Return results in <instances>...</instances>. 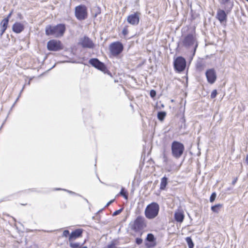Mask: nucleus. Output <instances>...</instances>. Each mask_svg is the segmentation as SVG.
Wrapping results in <instances>:
<instances>
[{"label": "nucleus", "mask_w": 248, "mask_h": 248, "mask_svg": "<svg viewBox=\"0 0 248 248\" xmlns=\"http://www.w3.org/2000/svg\"><path fill=\"white\" fill-rule=\"evenodd\" d=\"M66 30L64 24H59L56 26L47 25L45 28V33L47 36H52L55 38H60L63 36Z\"/></svg>", "instance_id": "nucleus-1"}, {"label": "nucleus", "mask_w": 248, "mask_h": 248, "mask_svg": "<svg viewBox=\"0 0 248 248\" xmlns=\"http://www.w3.org/2000/svg\"><path fill=\"white\" fill-rule=\"evenodd\" d=\"M159 211V206L158 204L156 202H153L146 206L144 212L145 216L148 219H154L158 216Z\"/></svg>", "instance_id": "nucleus-2"}, {"label": "nucleus", "mask_w": 248, "mask_h": 248, "mask_svg": "<svg viewBox=\"0 0 248 248\" xmlns=\"http://www.w3.org/2000/svg\"><path fill=\"white\" fill-rule=\"evenodd\" d=\"M171 154L173 157L179 158L183 155L185 147L183 143L177 141H173L171 145Z\"/></svg>", "instance_id": "nucleus-3"}, {"label": "nucleus", "mask_w": 248, "mask_h": 248, "mask_svg": "<svg viewBox=\"0 0 248 248\" xmlns=\"http://www.w3.org/2000/svg\"><path fill=\"white\" fill-rule=\"evenodd\" d=\"M182 43L183 46L186 47H193L194 50L193 55L195 54V52L198 46L195 35L192 34L187 35L184 38Z\"/></svg>", "instance_id": "nucleus-4"}, {"label": "nucleus", "mask_w": 248, "mask_h": 248, "mask_svg": "<svg viewBox=\"0 0 248 248\" xmlns=\"http://www.w3.org/2000/svg\"><path fill=\"white\" fill-rule=\"evenodd\" d=\"M75 15L79 20H83L88 17V11L87 7L84 5H79L75 8Z\"/></svg>", "instance_id": "nucleus-5"}, {"label": "nucleus", "mask_w": 248, "mask_h": 248, "mask_svg": "<svg viewBox=\"0 0 248 248\" xmlns=\"http://www.w3.org/2000/svg\"><path fill=\"white\" fill-rule=\"evenodd\" d=\"M47 48L50 51H57L63 48L61 41L57 40H51L47 43Z\"/></svg>", "instance_id": "nucleus-6"}, {"label": "nucleus", "mask_w": 248, "mask_h": 248, "mask_svg": "<svg viewBox=\"0 0 248 248\" xmlns=\"http://www.w3.org/2000/svg\"><path fill=\"white\" fill-rule=\"evenodd\" d=\"M144 218L142 217L138 216L131 226V229L135 232L139 231L145 227Z\"/></svg>", "instance_id": "nucleus-7"}, {"label": "nucleus", "mask_w": 248, "mask_h": 248, "mask_svg": "<svg viewBox=\"0 0 248 248\" xmlns=\"http://www.w3.org/2000/svg\"><path fill=\"white\" fill-rule=\"evenodd\" d=\"M123 48L122 44L119 42L112 43L109 47L111 53L113 56H117L120 54L122 52Z\"/></svg>", "instance_id": "nucleus-8"}, {"label": "nucleus", "mask_w": 248, "mask_h": 248, "mask_svg": "<svg viewBox=\"0 0 248 248\" xmlns=\"http://www.w3.org/2000/svg\"><path fill=\"white\" fill-rule=\"evenodd\" d=\"M186 66V60L182 57L177 58L174 62V68L178 72L184 71L185 69Z\"/></svg>", "instance_id": "nucleus-9"}, {"label": "nucleus", "mask_w": 248, "mask_h": 248, "mask_svg": "<svg viewBox=\"0 0 248 248\" xmlns=\"http://www.w3.org/2000/svg\"><path fill=\"white\" fill-rule=\"evenodd\" d=\"M89 63L97 69L106 73L107 68L104 63L101 62L96 58H93L89 60Z\"/></svg>", "instance_id": "nucleus-10"}, {"label": "nucleus", "mask_w": 248, "mask_h": 248, "mask_svg": "<svg viewBox=\"0 0 248 248\" xmlns=\"http://www.w3.org/2000/svg\"><path fill=\"white\" fill-rule=\"evenodd\" d=\"M205 76L207 82L210 84H214L217 78V73L214 68L208 69L205 72Z\"/></svg>", "instance_id": "nucleus-11"}, {"label": "nucleus", "mask_w": 248, "mask_h": 248, "mask_svg": "<svg viewBox=\"0 0 248 248\" xmlns=\"http://www.w3.org/2000/svg\"><path fill=\"white\" fill-rule=\"evenodd\" d=\"M140 14L138 12L134 13L127 17V21L130 25L136 26L139 24L140 21Z\"/></svg>", "instance_id": "nucleus-12"}, {"label": "nucleus", "mask_w": 248, "mask_h": 248, "mask_svg": "<svg viewBox=\"0 0 248 248\" xmlns=\"http://www.w3.org/2000/svg\"><path fill=\"white\" fill-rule=\"evenodd\" d=\"M146 247L147 248L154 247L156 245L155 238L152 233H148L145 239Z\"/></svg>", "instance_id": "nucleus-13"}, {"label": "nucleus", "mask_w": 248, "mask_h": 248, "mask_svg": "<svg viewBox=\"0 0 248 248\" xmlns=\"http://www.w3.org/2000/svg\"><path fill=\"white\" fill-rule=\"evenodd\" d=\"M80 44L82 47L89 48H93L94 44L93 41L88 37H84L80 39Z\"/></svg>", "instance_id": "nucleus-14"}, {"label": "nucleus", "mask_w": 248, "mask_h": 248, "mask_svg": "<svg viewBox=\"0 0 248 248\" xmlns=\"http://www.w3.org/2000/svg\"><path fill=\"white\" fill-rule=\"evenodd\" d=\"M216 18L220 23H223L227 21V16L225 11L223 10L218 9L217 13Z\"/></svg>", "instance_id": "nucleus-15"}, {"label": "nucleus", "mask_w": 248, "mask_h": 248, "mask_svg": "<svg viewBox=\"0 0 248 248\" xmlns=\"http://www.w3.org/2000/svg\"><path fill=\"white\" fill-rule=\"evenodd\" d=\"M83 230L81 229H78L72 232L69 236V241L72 242L81 236Z\"/></svg>", "instance_id": "nucleus-16"}, {"label": "nucleus", "mask_w": 248, "mask_h": 248, "mask_svg": "<svg viewBox=\"0 0 248 248\" xmlns=\"http://www.w3.org/2000/svg\"><path fill=\"white\" fill-rule=\"evenodd\" d=\"M220 3L224 5V8L227 13L229 12L233 6V2L231 0H220Z\"/></svg>", "instance_id": "nucleus-17"}, {"label": "nucleus", "mask_w": 248, "mask_h": 248, "mask_svg": "<svg viewBox=\"0 0 248 248\" xmlns=\"http://www.w3.org/2000/svg\"><path fill=\"white\" fill-rule=\"evenodd\" d=\"M24 29V26L20 22H16L12 27L13 31L16 33H19Z\"/></svg>", "instance_id": "nucleus-18"}, {"label": "nucleus", "mask_w": 248, "mask_h": 248, "mask_svg": "<svg viewBox=\"0 0 248 248\" xmlns=\"http://www.w3.org/2000/svg\"><path fill=\"white\" fill-rule=\"evenodd\" d=\"M8 22L9 20L8 19L4 18L1 21L0 23L1 36L4 33V32L6 31L7 28Z\"/></svg>", "instance_id": "nucleus-19"}, {"label": "nucleus", "mask_w": 248, "mask_h": 248, "mask_svg": "<svg viewBox=\"0 0 248 248\" xmlns=\"http://www.w3.org/2000/svg\"><path fill=\"white\" fill-rule=\"evenodd\" d=\"M174 218L177 222H182L184 218V215L181 211L176 212L174 214Z\"/></svg>", "instance_id": "nucleus-20"}, {"label": "nucleus", "mask_w": 248, "mask_h": 248, "mask_svg": "<svg viewBox=\"0 0 248 248\" xmlns=\"http://www.w3.org/2000/svg\"><path fill=\"white\" fill-rule=\"evenodd\" d=\"M168 184V178L166 177H163L161 180L160 185V189L161 190H164Z\"/></svg>", "instance_id": "nucleus-21"}, {"label": "nucleus", "mask_w": 248, "mask_h": 248, "mask_svg": "<svg viewBox=\"0 0 248 248\" xmlns=\"http://www.w3.org/2000/svg\"><path fill=\"white\" fill-rule=\"evenodd\" d=\"M186 240L189 248H193L194 244L192 242L191 238L189 237H187Z\"/></svg>", "instance_id": "nucleus-22"}, {"label": "nucleus", "mask_w": 248, "mask_h": 248, "mask_svg": "<svg viewBox=\"0 0 248 248\" xmlns=\"http://www.w3.org/2000/svg\"><path fill=\"white\" fill-rule=\"evenodd\" d=\"M166 115V113L164 111L158 112L157 114V118L159 120L162 121L164 119Z\"/></svg>", "instance_id": "nucleus-23"}, {"label": "nucleus", "mask_w": 248, "mask_h": 248, "mask_svg": "<svg viewBox=\"0 0 248 248\" xmlns=\"http://www.w3.org/2000/svg\"><path fill=\"white\" fill-rule=\"evenodd\" d=\"M222 206L221 204H217L211 207V210L213 212L215 213L218 212V208Z\"/></svg>", "instance_id": "nucleus-24"}, {"label": "nucleus", "mask_w": 248, "mask_h": 248, "mask_svg": "<svg viewBox=\"0 0 248 248\" xmlns=\"http://www.w3.org/2000/svg\"><path fill=\"white\" fill-rule=\"evenodd\" d=\"M70 242V246L72 248H78L80 247V244L79 243H73Z\"/></svg>", "instance_id": "nucleus-25"}, {"label": "nucleus", "mask_w": 248, "mask_h": 248, "mask_svg": "<svg viewBox=\"0 0 248 248\" xmlns=\"http://www.w3.org/2000/svg\"><path fill=\"white\" fill-rule=\"evenodd\" d=\"M120 194L122 196H123L125 199H127L128 196L126 193L124 192V188H122L120 192Z\"/></svg>", "instance_id": "nucleus-26"}, {"label": "nucleus", "mask_w": 248, "mask_h": 248, "mask_svg": "<svg viewBox=\"0 0 248 248\" xmlns=\"http://www.w3.org/2000/svg\"><path fill=\"white\" fill-rule=\"evenodd\" d=\"M122 33L124 35H126L128 33V27L127 26H125L122 31Z\"/></svg>", "instance_id": "nucleus-27"}, {"label": "nucleus", "mask_w": 248, "mask_h": 248, "mask_svg": "<svg viewBox=\"0 0 248 248\" xmlns=\"http://www.w3.org/2000/svg\"><path fill=\"white\" fill-rule=\"evenodd\" d=\"M216 197V193H215V192L213 193L210 198V202H213L215 201Z\"/></svg>", "instance_id": "nucleus-28"}, {"label": "nucleus", "mask_w": 248, "mask_h": 248, "mask_svg": "<svg viewBox=\"0 0 248 248\" xmlns=\"http://www.w3.org/2000/svg\"><path fill=\"white\" fill-rule=\"evenodd\" d=\"M217 90H214L212 91V93L211 94V95H210L211 98H212V99L215 98L216 97V96H217Z\"/></svg>", "instance_id": "nucleus-29"}, {"label": "nucleus", "mask_w": 248, "mask_h": 248, "mask_svg": "<svg viewBox=\"0 0 248 248\" xmlns=\"http://www.w3.org/2000/svg\"><path fill=\"white\" fill-rule=\"evenodd\" d=\"M196 67H197V68L200 70V71H202L203 70V66H202V63L201 62H198L197 63V65H196Z\"/></svg>", "instance_id": "nucleus-30"}, {"label": "nucleus", "mask_w": 248, "mask_h": 248, "mask_svg": "<svg viewBox=\"0 0 248 248\" xmlns=\"http://www.w3.org/2000/svg\"><path fill=\"white\" fill-rule=\"evenodd\" d=\"M122 210H123L122 209H120L119 210L115 211L113 213V216H117V215H119V214H120L121 213V212L122 211Z\"/></svg>", "instance_id": "nucleus-31"}, {"label": "nucleus", "mask_w": 248, "mask_h": 248, "mask_svg": "<svg viewBox=\"0 0 248 248\" xmlns=\"http://www.w3.org/2000/svg\"><path fill=\"white\" fill-rule=\"evenodd\" d=\"M136 243L138 245H140L142 243V239L140 238H137L136 239Z\"/></svg>", "instance_id": "nucleus-32"}, {"label": "nucleus", "mask_w": 248, "mask_h": 248, "mask_svg": "<svg viewBox=\"0 0 248 248\" xmlns=\"http://www.w3.org/2000/svg\"><path fill=\"white\" fill-rule=\"evenodd\" d=\"M69 232L68 230H64L63 232L62 236L64 237H67L68 235H69Z\"/></svg>", "instance_id": "nucleus-33"}, {"label": "nucleus", "mask_w": 248, "mask_h": 248, "mask_svg": "<svg viewBox=\"0 0 248 248\" xmlns=\"http://www.w3.org/2000/svg\"><path fill=\"white\" fill-rule=\"evenodd\" d=\"M150 94L151 97L153 98V97H154L155 96L156 92H155V90H151L150 91Z\"/></svg>", "instance_id": "nucleus-34"}, {"label": "nucleus", "mask_w": 248, "mask_h": 248, "mask_svg": "<svg viewBox=\"0 0 248 248\" xmlns=\"http://www.w3.org/2000/svg\"><path fill=\"white\" fill-rule=\"evenodd\" d=\"M13 11L12 10V11H11V12L8 14V15L7 16V17L5 18V19H8V20H9V19L11 17L12 14H13Z\"/></svg>", "instance_id": "nucleus-35"}, {"label": "nucleus", "mask_w": 248, "mask_h": 248, "mask_svg": "<svg viewBox=\"0 0 248 248\" xmlns=\"http://www.w3.org/2000/svg\"><path fill=\"white\" fill-rule=\"evenodd\" d=\"M237 180V178H234V180L232 182V184L233 185H234L236 183Z\"/></svg>", "instance_id": "nucleus-36"}, {"label": "nucleus", "mask_w": 248, "mask_h": 248, "mask_svg": "<svg viewBox=\"0 0 248 248\" xmlns=\"http://www.w3.org/2000/svg\"><path fill=\"white\" fill-rule=\"evenodd\" d=\"M114 200H111L110 201H109L106 205V206H108L110 204H111L112 202H113Z\"/></svg>", "instance_id": "nucleus-37"}, {"label": "nucleus", "mask_w": 248, "mask_h": 248, "mask_svg": "<svg viewBox=\"0 0 248 248\" xmlns=\"http://www.w3.org/2000/svg\"><path fill=\"white\" fill-rule=\"evenodd\" d=\"M245 161L247 162V164L248 165V155H247L246 157Z\"/></svg>", "instance_id": "nucleus-38"}, {"label": "nucleus", "mask_w": 248, "mask_h": 248, "mask_svg": "<svg viewBox=\"0 0 248 248\" xmlns=\"http://www.w3.org/2000/svg\"><path fill=\"white\" fill-rule=\"evenodd\" d=\"M68 192L69 193H71V194H75V192H72V191H68Z\"/></svg>", "instance_id": "nucleus-39"}, {"label": "nucleus", "mask_w": 248, "mask_h": 248, "mask_svg": "<svg viewBox=\"0 0 248 248\" xmlns=\"http://www.w3.org/2000/svg\"><path fill=\"white\" fill-rule=\"evenodd\" d=\"M24 86L23 87V88L22 89L21 92H20V93H21V92L23 91V89H24Z\"/></svg>", "instance_id": "nucleus-40"}, {"label": "nucleus", "mask_w": 248, "mask_h": 248, "mask_svg": "<svg viewBox=\"0 0 248 248\" xmlns=\"http://www.w3.org/2000/svg\"><path fill=\"white\" fill-rule=\"evenodd\" d=\"M247 1H248V0H246Z\"/></svg>", "instance_id": "nucleus-41"}]
</instances>
